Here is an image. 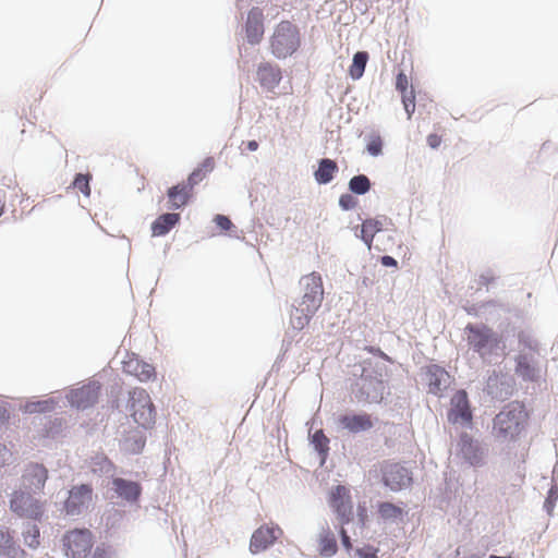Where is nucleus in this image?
Masks as SVG:
<instances>
[{"instance_id": "obj_1", "label": "nucleus", "mask_w": 558, "mask_h": 558, "mask_svg": "<svg viewBox=\"0 0 558 558\" xmlns=\"http://www.w3.org/2000/svg\"><path fill=\"white\" fill-rule=\"evenodd\" d=\"M499 330H495L484 323H468L464 327L469 349L476 353L482 360L492 356L506 357L507 341L514 336L515 326L506 319L499 324Z\"/></svg>"}, {"instance_id": "obj_2", "label": "nucleus", "mask_w": 558, "mask_h": 558, "mask_svg": "<svg viewBox=\"0 0 558 558\" xmlns=\"http://www.w3.org/2000/svg\"><path fill=\"white\" fill-rule=\"evenodd\" d=\"M530 414L523 402L511 401L493 420L492 434L497 441L514 442L525 432Z\"/></svg>"}, {"instance_id": "obj_3", "label": "nucleus", "mask_w": 558, "mask_h": 558, "mask_svg": "<svg viewBox=\"0 0 558 558\" xmlns=\"http://www.w3.org/2000/svg\"><path fill=\"white\" fill-rule=\"evenodd\" d=\"M215 168L213 157H206L203 161L192 170L185 181L177 183L168 187L166 195L168 198L167 208L170 210L182 209L186 207L193 198V190L201 181H203L208 172Z\"/></svg>"}, {"instance_id": "obj_4", "label": "nucleus", "mask_w": 558, "mask_h": 558, "mask_svg": "<svg viewBox=\"0 0 558 558\" xmlns=\"http://www.w3.org/2000/svg\"><path fill=\"white\" fill-rule=\"evenodd\" d=\"M369 473L391 493L407 490L414 483L413 472L405 462L383 460L379 462L378 469L371 470Z\"/></svg>"}, {"instance_id": "obj_5", "label": "nucleus", "mask_w": 558, "mask_h": 558, "mask_svg": "<svg viewBox=\"0 0 558 558\" xmlns=\"http://www.w3.org/2000/svg\"><path fill=\"white\" fill-rule=\"evenodd\" d=\"M300 47V28L288 20L280 21L269 38L271 54L278 60H283L293 56Z\"/></svg>"}, {"instance_id": "obj_6", "label": "nucleus", "mask_w": 558, "mask_h": 558, "mask_svg": "<svg viewBox=\"0 0 558 558\" xmlns=\"http://www.w3.org/2000/svg\"><path fill=\"white\" fill-rule=\"evenodd\" d=\"M357 371L355 366L353 373L355 378L351 384L352 397L363 405L372 403L381 404L385 399V380L375 375H366L363 372L357 374Z\"/></svg>"}, {"instance_id": "obj_7", "label": "nucleus", "mask_w": 558, "mask_h": 558, "mask_svg": "<svg viewBox=\"0 0 558 558\" xmlns=\"http://www.w3.org/2000/svg\"><path fill=\"white\" fill-rule=\"evenodd\" d=\"M134 423L144 430L154 428L156 424V408L143 388H135L129 391L128 405Z\"/></svg>"}, {"instance_id": "obj_8", "label": "nucleus", "mask_w": 558, "mask_h": 558, "mask_svg": "<svg viewBox=\"0 0 558 558\" xmlns=\"http://www.w3.org/2000/svg\"><path fill=\"white\" fill-rule=\"evenodd\" d=\"M10 510L19 518L41 522L45 508L44 502L34 497V494L24 489H15L10 495Z\"/></svg>"}, {"instance_id": "obj_9", "label": "nucleus", "mask_w": 558, "mask_h": 558, "mask_svg": "<svg viewBox=\"0 0 558 558\" xmlns=\"http://www.w3.org/2000/svg\"><path fill=\"white\" fill-rule=\"evenodd\" d=\"M457 452L469 466L480 469L486 465L487 447L466 432L459 436Z\"/></svg>"}, {"instance_id": "obj_10", "label": "nucleus", "mask_w": 558, "mask_h": 558, "mask_svg": "<svg viewBox=\"0 0 558 558\" xmlns=\"http://www.w3.org/2000/svg\"><path fill=\"white\" fill-rule=\"evenodd\" d=\"M61 541L68 558H87L94 545L93 533L85 527L65 532Z\"/></svg>"}, {"instance_id": "obj_11", "label": "nucleus", "mask_w": 558, "mask_h": 558, "mask_svg": "<svg viewBox=\"0 0 558 558\" xmlns=\"http://www.w3.org/2000/svg\"><path fill=\"white\" fill-rule=\"evenodd\" d=\"M300 284L304 290V294L296 303L305 306L308 313H316L324 300L322 275L317 271H313L310 275L303 276L300 280Z\"/></svg>"}, {"instance_id": "obj_12", "label": "nucleus", "mask_w": 558, "mask_h": 558, "mask_svg": "<svg viewBox=\"0 0 558 558\" xmlns=\"http://www.w3.org/2000/svg\"><path fill=\"white\" fill-rule=\"evenodd\" d=\"M447 420L452 425L464 428L473 427V410L469 395L464 389L457 390L450 399V408L447 411Z\"/></svg>"}, {"instance_id": "obj_13", "label": "nucleus", "mask_w": 558, "mask_h": 558, "mask_svg": "<svg viewBox=\"0 0 558 558\" xmlns=\"http://www.w3.org/2000/svg\"><path fill=\"white\" fill-rule=\"evenodd\" d=\"M93 486L89 483L71 486L62 505V511H64L65 515H81L86 511L93 500Z\"/></svg>"}, {"instance_id": "obj_14", "label": "nucleus", "mask_w": 558, "mask_h": 558, "mask_svg": "<svg viewBox=\"0 0 558 558\" xmlns=\"http://www.w3.org/2000/svg\"><path fill=\"white\" fill-rule=\"evenodd\" d=\"M101 390V384L97 380H89L77 388H71L65 398L71 408L78 411H85L95 407L98 402Z\"/></svg>"}, {"instance_id": "obj_15", "label": "nucleus", "mask_w": 558, "mask_h": 558, "mask_svg": "<svg viewBox=\"0 0 558 558\" xmlns=\"http://www.w3.org/2000/svg\"><path fill=\"white\" fill-rule=\"evenodd\" d=\"M376 422H378V417H374L365 411H347L336 418L337 428L352 435L371 430Z\"/></svg>"}, {"instance_id": "obj_16", "label": "nucleus", "mask_w": 558, "mask_h": 558, "mask_svg": "<svg viewBox=\"0 0 558 558\" xmlns=\"http://www.w3.org/2000/svg\"><path fill=\"white\" fill-rule=\"evenodd\" d=\"M328 505L340 524L347 525L353 519V505L349 489L343 485L333 486L328 494Z\"/></svg>"}, {"instance_id": "obj_17", "label": "nucleus", "mask_w": 558, "mask_h": 558, "mask_svg": "<svg viewBox=\"0 0 558 558\" xmlns=\"http://www.w3.org/2000/svg\"><path fill=\"white\" fill-rule=\"evenodd\" d=\"M48 480L49 470L43 463L32 461L25 464L22 473L24 490L39 495L44 493Z\"/></svg>"}, {"instance_id": "obj_18", "label": "nucleus", "mask_w": 558, "mask_h": 558, "mask_svg": "<svg viewBox=\"0 0 558 558\" xmlns=\"http://www.w3.org/2000/svg\"><path fill=\"white\" fill-rule=\"evenodd\" d=\"M110 489L116 494L117 498L125 501L130 507L140 505L143 494L141 482L121 476H112Z\"/></svg>"}, {"instance_id": "obj_19", "label": "nucleus", "mask_w": 558, "mask_h": 558, "mask_svg": "<svg viewBox=\"0 0 558 558\" xmlns=\"http://www.w3.org/2000/svg\"><path fill=\"white\" fill-rule=\"evenodd\" d=\"M119 449L123 454H141L146 446V430L138 426H130L120 433Z\"/></svg>"}, {"instance_id": "obj_20", "label": "nucleus", "mask_w": 558, "mask_h": 558, "mask_svg": "<svg viewBox=\"0 0 558 558\" xmlns=\"http://www.w3.org/2000/svg\"><path fill=\"white\" fill-rule=\"evenodd\" d=\"M514 379L508 374L493 371L486 380L484 391L495 400H507L513 392Z\"/></svg>"}, {"instance_id": "obj_21", "label": "nucleus", "mask_w": 558, "mask_h": 558, "mask_svg": "<svg viewBox=\"0 0 558 558\" xmlns=\"http://www.w3.org/2000/svg\"><path fill=\"white\" fill-rule=\"evenodd\" d=\"M264 12L258 7H253L247 11L246 21L244 23V33L246 43L251 46L260 44L265 33Z\"/></svg>"}, {"instance_id": "obj_22", "label": "nucleus", "mask_w": 558, "mask_h": 558, "mask_svg": "<svg viewBox=\"0 0 558 558\" xmlns=\"http://www.w3.org/2000/svg\"><path fill=\"white\" fill-rule=\"evenodd\" d=\"M280 534L282 531L278 525H260L251 536L250 551L255 555L267 550L276 543Z\"/></svg>"}, {"instance_id": "obj_23", "label": "nucleus", "mask_w": 558, "mask_h": 558, "mask_svg": "<svg viewBox=\"0 0 558 558\" xmlns=\"http://www.w3.org/2000/svg\"><path fill=\"white\" fill-rule=\"evenodd\" d=\"M122 368L124 373L135 376L142 383H147L156 377L155 367L136 353H128V359L122 362Z\"/></svg>"}, {"instance_id": "obj_24", "label": "nucleus", "mask_w": 558, "mask_h": 558, "mask_svg": "<svg viewBox=\"0 0 558 558\" xmlns=\"http://www.w3.org/2000/svg\"><path fill=\"white\" fill-rule=\"evenodd\" d=\"M514 374L526 383H537L541 378V369L534 357L527 353L520 352L513 357Z\"/></svg>"}, {"instance_id": "obj_25", "label": "nucleus", "mask_w": 558, "mask_h": 558, "mask_svg": "<svg viewBox=\"0 0 558 558\" xmlns=\"http://www.w3.org/2000/svg\"><path fill=\"white\" fill-rule=\"evenodd\" d=\"M256 80L266 92H274L282 80L281 68L270 62H262L256 70Z\"/></svg>"}, {"instance_id": "obj_26", "label": "nucleus", "mask_w": 558, "mask_h": 558, "mask_svg": "<svg viewBox=\"0 0 558 558\" xmlns=\"http://www.w3.org/2000/svg\"><path fill=\"white\" fill-rule=\"evenodd\" d=\"M181 222V215L178 213L160 214L150 225L153 236H165Z\"/></svg>"}, {"instance_id": "obj_27", "label": "nucleus", "mask_w": 558, "mask_h": 558, "mask_svg": "<svg viewBox=\"0 0 558 558\" xmlns=\"http://www.w3.org/2000/svg\"><path fill=\"white\" fill-rule=\"evenodd\" d=\"M426 377L429 392L438 396L446 388L449 374L444 367L430 364L426 368Z\"/></svg>"}, {"instance_id": "obj_28", "label": "nucleus", "mask_w": 558, "mask_h": 558, "mask_svg": "<svg viewBox=\"0 0 558 558\" xmlns=\"http://www.w3.org/2000/svg\"><path fill=\"white\" fill-rule=\"evenodd\" d=\"M339 171L336 160L330 158H320L317 161V168L314 171V179L319 185L329 184Z\"/></svg>"}, {"instance_id": "obj_29", "label": "nucleus", "mask_w": 558, "mask_h": 558, "mask_svg": "<svg viewBox=\"0 0 558 558\" xmlns=\"http://www.w3.org/2000/svg\"><path fill=\"white\" fill-rule=\"evenodd\" d=\"M338 551V543L335 534L330 531L326 524L322 527V532L318 536V553L323 557H332Z\"/></svg>"}, {"instance_id": "obj_30", "label": "nucleus", "mask_w": 558, "mask_h": 558, "mask_svg": "<svg viewBox=\"0 0 558 558\" xmlns=\"http://www.w3.org/2000/svg\"><path fill=\"white\" fill-rule=\"evenodd\" d=\"M361 233H355L356 236L368 247H372L374 236L383 231V221L377 218H367L362 221L360 226Z\"/></svg>"}, {"instance_id": "obj_31", "label": "nucleus", "mask_w": 558, "mask_h": 558, "mask_svg": "<svg viewBox=\"0 0 558 558\" xmlns=\"http://www.w3.org/2000/svg\"><path fill=\"white\" fill-rule=\"evenodd\" d=\"M310 445L317 452L320 465H324L329 456V438L324 434L323 429H317L308 435Z\"/></svg>"}, {"instance_id": "obj_32", "label": "nucleus", "mask_w": 558, "mask_h": 558, "mask_svg": "<svg viewBox=\"0 0 558 558\" xmlns=\"http://www.w3.org/2000/svg\"><path fill=\"white\" fill-rule=\"evenodd\" d=\"M64 420L62 417H52L51 415H44L40 417L39 425L40 434L45 438L54 439L62 433Z\"/></svg>"}, {"instance_id": "obj_33", "label": "nucleus", "mask_w": 558, "mask_h": 558, "mask_svg": "<svg viewBox=\"0 0 558 558\" xmlns=\"http://www.w3.org/2000/svg\"><path fill=\"white\" fill-rule=\"evenodd\" d=\"M377 513L384 521H402L407 514L404 509L391 501H378L376 505Z\"/></svg>"}, {"instance_id": "obj_34", "label": "nucleus", "mask_w": 558, "mask_h": 558, "mask_svg": "<svg viewBox=\"0 0 558 558\" xmlns=\"http://www.w3.org/2000/svg\"><path fill=\"white\" fill-rule=\"evenodd\" d=\"M368 60L369 54L365 50H359L353 54L352 62L348 69V74L353 81L362 78Z\"/></svg>"}, {"instance_id": "obj_35", "label": "nucleus", "mask_w": 558, "mask_h": 558, "mask_svg": "<svg viewBox=\"0 0 558 558\" xmlns=\"http://www.w3.org/2000/svg\"><path fill=\"white\" fill-rule=\"evenodd\" d=\"M316 313H308L306 307L300 304H293L290 315V320L293 329L302 330L307 326Z\"/></svg>"}, {"instance_id": "obj_36", "label": "nucleus", "mask_w": 558, "mask_h": 558, "mask_svg": "<svg viewBox=\"0 0 558 558\" xmlns=\"http://www.w3.org/2000/svg\"><path fill=\"white\" fill-rule=\"evenodd\" d=\"M372 189L371 179L363 173L353 175L348 182V190L354 195H365Z\"/></svg>"}, {"instance_id": "obj_37", "label": "nucleus", "mask_w": 558, "mask_h": 558, "mask_svg": "<svg viewBox=\"0 0 558 558\" xmlns=\"http://www.w3.org/2000/svg\"><path fill=\"white\" fill-rule=\"evenodd\" d=\"M365 151L371 157H379L384 153L385 142L378 131H372L364 137Z\"/></svg>"}, {"instance_id": "obj_38", "label": "nucleus", "mask_w": 558, "mask_h": 558, "mask_svg": "<svg viewBox=\"0 0 558 558\" xmlns=\"http://www.w3.org/2000/svg\"><path fill=\"white\" fill-rule=\"evenodd\" d=\"M24 544L32 548L36 549L39 545V538H40V530L38 525L34 522H26L24 524V530L22 532Z\"/></svg>"}, {"instance_id": "obj_39", "label": "nucleus", "mask_w": 558, "mask_h": 558, "mask_svg": "<svg viewBox=\"0 0 558 558\" xmlns=\"http://www.w3.org/2000/svg\"><path fill=\"white\" fill-rule=\"evenodd\" d=\"M17 543L14 539L13 532L10 529L0 530V556L11 557L15 553Z\"/></svg>"}, {"instance_id": "obj_40", "label": "nucleus", "mask_w": 558, "mask_h": 558, "mask_svg": "<svg viewBox=\"0 0 558 558\" xmlns=\"http://www.w3.org/2000/svg\"><path fill=\"white\" fill-rule=\"evenodd\" d=\"M356 368L366 375H375L381 379H384L383 377L387 371V367L383 362H375L372 359L363 360Z\"/></svg>"}, {"instance_id": "obj_41", "label": "nucleus", "mask_w": 558, "mask_h": 558, "mask_svg": "<svg viewBox=\"0 0 558 558\" xmlns=\"http://www.w3.org/2000/svg\"><path fill=\"white\" fill-rule=\"evenodd\" d=\"M518 338L519 345L523 347L533 353L539 352V342L532 336L531 332L519 329L515 327L514 336Z\"/></svg>"}, {"instance_id": "obj_42", "label": "nucleus", "mask_w": 558, "mask_h": 558, "mask_svg": "<svg viewBox=\"0 0 558 558\" xmlns=\"http://www.w3.org/2000/svg\"><path fill=\"white\" fill-rule=\"evenodd\" d=\"M216 227L222 231L228 232V234L232 238L240 239L239 230L236 226L231 221V219L222 214H217L213 220Z\"/></svg>"}, {"instance_id": "obj_43", "label": "nucleus", "mask_w": 558, "mask_h": 558, "mask_svg": "<svg viewBox=\"0 0 558 558\" xmlns=\"http://www.w3.org/2000/svg\"><path fill=\"white\" fill-rule=\"evenodd\" d=\"M90 181H92V174L76 172L71 182V186L73 189H77L84 196L88 197L92 192Z\"/></svg>"}, {"instance_id": "obj_44", "label": "nucleus", "mask_w": 558, "mask_h": 558, "mask_svg": "<svg viewBox=\"0 0 558 558\" xmlns=\"http://www.w3.org/2000/svg\"><path fill=\"white\" fill-rule=\"evenodd\" d=\"M56 407L57 402L50 398L28 403L26 405V412L46 415L47 413L52 412L56 409Z\"/></svg>"}, {"instance_id": "obj_45", "label": "nucleus", "mask_w": 558, "mask_h": 558, "mask_svg": "<svg viewBox=\"0 0 558 558\" xmlns=\"http://www.w3.org/2000/svg\"><path fill=\"white\" fill-rule=\"evenodd\" d=\"M124 517H125L124 510L111 508V509L107 510V512L105 514L106 525L109 529H118V527H120Z\"/></svg>"}, {"instance_id": "obj_46", "label": "nucleus", "mask_w": 558, "mask_h": 558, "mask_svg": "<svg viewBox=\"0 0 558 558\" xmlns=\"http://www.w3.org/2000/svg\"><path fill=\"white\" fill-rule=\"evenodd\" d=\"M558 500V488L550 487L547 492L543 508L547 514L551 515Z\"/></svg>"}, {"instance_id": "obj_47", "label": "nucleus", "mask_w": 558, "mask_h": 558, "mask_svg": "<svg viewBox=\"0 0 558 558\" xmlns=\"http://www.w3.org/2000/svg\"><path fill=\"white\" fill-rule=\"evenodd\" d=\"M338 204H339V207H340L343 211H349V210L354 209V208L357 206L359 201H357V198L354 196V194H352V193L350 192V193H343V194H341V195H340V197H339Z\"/></svg>"}, {"instance_id": "obj_48", "label": "nucleus", "mask_w": 558, "mask_h": 558, "mask_svg": "<svg viewBox=\"0 0 558 558\" xmlns=\"http://www.w3.org/2000/svg\"><path fill=\"white\" fill-rule=\"evenodd\" d=\"M379 549L371 544H364L354 549V556L357 558H378Z\"/></svg>"}, {"instance_id": "obj_49", "label": "nucleus", "mask_w": 558, "mask_h": 558, "mask_svg": "<svg viewBox=\"0 0 558 558\" xmlns=\"http://www.w3.org/2000/svg\"><path fill=\"white\" fill-rule=\"evenodd\" d=\"M396 90L402 96H410L408 76L403 71H399L396 75Z\"/></svg>"}, {"instance_id": "obj_50", "label": "nucleus", "mask_w": 558, "mask_h": 558, "mask_svg": "<svg viewBox=\"0 0 558 558\" xmlns=\"http://www.w3.org/2000/svg\"><path fill=\"white\" fill-rule=\"evenodd\" d=\"M401 101L407 112L408 119H411L415 111V92L413 87L410 89V96H402Z\"/></svg>"}, {"instance_id": "obj_51", "label": "nucleus", "mask_w": 558, "mask_h": 558, "mask_svg": "<svg viewBox=\"0 0 558 558\" xmlns=\"http://www.w3.org/2000/svg\"><path fill=\"white\" fill-rule=\"evenodd\" d=\"M339 536H340L341 545H342L343 549L347 551V554L349 556H351L352 554L354 555V549L356 547L353 546V542H352L351 537L348 535V532L343 527H341V530L339 531Z\"/></svg>"}, {"instance_id": "obj_52", "label": "nucleus", "mask_w": 558, "mask_h": 558, "mask_svg": "<svg viewBox=\"0 0 558 558\" xmlns=\"http://www.w3.org/2000/svg\"><path fill=\"white\" fill-rule=\"evenodd\" d=\"M365 350L368 353L373 354L374 356H378L379 359H381L385 362H389V363L393 362L392 359L387 353H385L379 347L367 345V347H365Z\"/></svg>"}, {"instance_id": "obj_53", "label": "nucleus", "mask_w": 558, "mask_h": 558, "mask_svg": "<svg viewBox=\"0 0 558 558\" xmlns=\"http://www.w3.org/2000/svg\"><path fill=\"white\" fill-rule=\"evenodd\" d=\"M111 547L106 544L96 546L92 558H110Z\"/></svg>"}, {"instance_id": "obj_54", "label": "nucleus", "mask_w": 558, "mask_h": 558, "mask_svg": "<svg viewBox=\"0 0 558 558\" xmlns=\"http://www.w3.org/2000/svg\"><path fill=\"white\" fill-rule=\"evenodd\" d=\"M500 311L505 312V313H508V314H511L513 315L514 317L517 318H522V310H520L519 307H514V306H510L509 304L507 303H501L499 304V307H498Z\"/></svg>"}, {"instance_id": "obj_55", "label": "nucleus", "mask_w": 558, "mask_h": 558, "mask_svg": "<svg viewBox=\"0 0 558 558\" xmlns=\"http://www.w3.org/2000/svg\"><path fill=\"white\" fill-rule=\"evenodd\" d=\"M380 265L387 268H397L398 260L390 255H383L379 257Z\"/></svg>"}, {"instance_id": "obj_56", "label": "nucleus", "mask_w": 558, "mask_h": 558, "mask_svg": "<svg viewBox=\"0 0 558 558\" xmlns=\"http://www.w3.org/2000/svg\"><path fill=\"white\" fill-rule=\"evenodd\" d=\"M426 143L432 149H437L441 144V137L436 133H430L426 137Z\"/></svg>"}, {"instance_id": "obj_57", "label": "nucleus", "mask_w": 558, "mask_h": 558, "mask_svg": "<svg viewBox=\"0 0 558 558\" xmlns=\"http://www.w3.org/2000/svg\"><path fill=\"white\" fill-rule=\"evenodd\" d=\"M10 420V413L8 409L3 405H0V425H5Z\"/></svg>"}, {"instance_id": "obj_58", "label": "nucleus", "mask_w": 558, "mask_h": 558, "mask_svg": "<svg viewBox=\"0 0 558 558\" xmlns=\"http://www.w3.org/2000/svg\"><path fill=\"white\" fill-rule=\"evenodd\" d=\"M494 281H495V277L494 276H488V275L482 274L478 277V284L480 286H488L489 283H492Z\"/></svg>"}, {"instance_id": "obj_59", "label": "nucleus", "mask_w": 558, "mask_h": 558, "mask_svg": "<svg viewBox=\"0 0 558 558\" xmlns=\"http://www.w3.org/2000/svg\"><path fill=\"white\" fill-rule=\"evenodd\" d=\"M243 144L248 151H256L259 147V143L256 140H250L247 142H243Z\"/></svg>"}, {"instance_id": "obj_60", "label": "nucleus", "mask_w": 558, "mask_h": 558, "mask_svg": "<svg viewBox=\"0 0 558 558\" xmlns=\"http://www.w3.org/2000/svg\"><path fill=\"white\" fill-rule=\"evenodd\" d=\"M16 551L12 553V556L9 558H27L28 554L17 544L15 547Z\"/></svg>"}, {"instance_id": "obj_61", "label": "nucleus", "mask_w": 558, "mask_h": 558, "mask_svg": "<svg viewBox=\"0 0 558 558\" xmlns=\"http://www.w3.org/2000/svg\"><path fill=\"white\" fill-rule=\"evenodd\" d=\"M499 304H500V302L497 300H488V301L483 302L482 307H484V308L499 307Z\"/></svg>"}, {"instance_id": "obj_62", "label": "nucleus", "mask_w": 558, "mask_h": 558, "mask_svg": "<svg viewBox=\"0 0 558 558\" xmlns=\"http://www.w3.org/2000/svg\"><path fill=\"white\" fill-rule=\"evenodd\" d=\"M111 469H113V463L108 458H104V465L101 466V470L108 472Z\"/></svg>"}, {"instance_id": "obj_63", "label": "nucleus", "mask_w": 558, "mask_h": 558, "mask_svg": "<svg viewBox=\"0 0 558 558\" xmlns=\"http://www.w3.org/2000/svg\"><path fill=\"white\" fill-rule=\"evenodd\" d=\"M356 9H357L362 14H364V13L367 11L368 7H367V4H366V3H360V4L356 7Z\"/></svg>"}, {"instance_id": "obj_64", "label": "nucleus", "mask_w": 558, "mask_h": 558, "mask_svg": "<svg viewBox=\"0 0 558 558\" xmlns=\"http://www.w3.org/2000/svg\"><path fill=\"white\" fill-rule=\"evenodd\" d=\"M488 558H512L511 556H497V555H489Z\"/></svg>"}]
</instances>
